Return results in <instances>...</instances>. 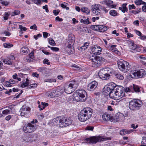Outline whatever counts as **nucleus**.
<instances>
[{"mask_svg": "<svg viewBox=\"0 0 146 146\" xmlns=\"http://www.w3.org/2000/svg\"><path fill=\"white\" fill-rule=\"evenodd\" d=\"M92 113V110L90 108H85L79 113L78 115V119L81 122L85 121L91 117Z\"/></svg>", "mask_w": 146, "mask_h": 146, "instance_id": "1", "label": "nucleus"}, {"mask_svg": "<svg viewBox=\"0 0 146 146\" xmlns=\"http://www.w3.org/2000/svg\"><path fill=\"white\" fill-rule=\"evenodd\" d=\"M113 92L111 94L112 98L118 100L125 96V92L124 88L121 86H116L115 85Z\"/></svg>", "mask_w": 146, "mask_h": 146, "instance_id": "2", "label": "nucleus"}, {"mask_svg": "<svg viewBox=\"0 0 146 146\" xmlns=\"http://www.w3.org/2000/svg\"><path fill=\"white\" fill-rule=\"evenodd\" d=\"M86 92L83 90H79L74 92L73 99L77 102H82L85 101Z\"/></svg>", "mask_w": 146, "mask_h": 146, "instance_id": "3", "label": "nucleus"}, {"mask_svg": "<svg viewBox=\"0 0 146 146\" xmlns=\"http://www.w3.org/2000/svg\"><path fill=\"white\" fill-rule=\"evenodd\" d=\"M87 141L89 143L96 144L97 142L106 141L107 140H111L110 137H106L105 136H93L86 139Z\"/></svg>", "mask_w": 146, "mask_h": 146, "instance_id": "4", "label": "nucleus"}, {"mask_svg": "<svg viewBox=\"0 0 146 146\" xmlns=\"http://www.w3.org/2000/svg\"><path fill=\"white\" fill-rule=\"evenodd\" d=\"M78 86L77 82L73 81L68 84H66L64 87V91L67 94H70L73 92Z\"/></svg>", "mask_w": 146, "mask_h": 146, "instance_id": "5", "label": "nucleus"}, {"mask_svg": "<svg viewBox=\"0 0 146 146\" xmlns=\"http://www.w3.org/2000/svg\"><path fill=\"white\" fill-rule=\"evenodd\" d=\"M142 104V102L140 100L134 99L129 102V107L131 110L135 111L139 110Z\"/></svg>", "mask_w": 146, "mask_h": 146, "instance_id": "6", "label": "nucleus"}, {"mask_svg": "<svg viewBox=\"0 0 146 146\" xmlns=\"http://www.w3.org/2000/svg\"><path fill=\"white\" fill-rule=\"evenodd\" d=\"M118 68L121 71L124 72H126L130 69V66L128 62L121 60L117 62Z\"/></svg>", "mask_w": 146, "mask_h": 146, "instance_id": "7", "label": "nucleus"}, {"mask_svg": "<svg viewBox=\"0 0 146 146\" xmlns=\"http://www.w3.org/2000/svg\"><path fill=\"white\" fill-rule=\"evenodd\" d=\"M115 86V84L113 82H111L107 86H105L103 88V93L106 96L109 95L110 97L112 98L111 94H112L114 87Z\"/></svg>", "mask_w": 146, "mask_h": 146, "instance_id": "8", "label": "nucleus"}, {"mask_svg": "<svg viewBox=\"0 0 146 146\" xmlns=\"http://www.w3.org/2000/svg\"><path fill=\"white\" fill-rule=\"evenodd\" d=\"M145 74V71L143 69L138 70H133L130 73V75L132 78H141Z\"/></svg>", "mask_w": 146, "mask_h": 146, "instance_id": "9", "label": "nucleus"}, {"mask_svg": "<svg viewBox=\"0 0 146 146\" xmlns=\"http://www.w3.org/2000/svg\"><path fill=\"white\" fill-rule=\"evenodd\" d=\"M72 122V120L70 118H68L64 116L61 117L58 125L62 127H65L70 125Z\"/></svg>", "mask_w": 146, "mask_h": 146, "instance_id": "10", "label": "nucleus"}, {"mask_svg": "<svg viewBox=\"0 0 146 146\" xmlns=\"http://www.w3.org/2000/svg\"><path fill=\"white\" fill-rule=\"evenodd\" d=\"M127 42L129 49L131 50V52L135 53L141 52V48L135 44L133 41L128 40Z\"/></svg>", "mask_w": 146, "mask_h": 146, "instance_id": "11", "label": "nucleus"}, {"mask_svg": "<svg viewBox=\"0 0 146 146\" xmlns=\"http://www.w3.org/2000/svg\"><path fill=\"white\" fill-rule=\"evenodd\" d=\"M36 127L35 124H33L31 123L25 124L23 127L24 131L27 133H30L35 131Z\"/></svg>", "mask_w": 146, "mask_h": 146, "instance_id": "12", "label": "nucleus"}, {"mask_svg": "<svg viewBox=\"0 0 146 146\" xmlns=\"http://www.w3.org/2000/svg\"><path fill=\"white\" fill-rule=\"evenodd\" d=\"M90 59L91 60L92 64V67L96 68L100 64L101 58L99 56H93L90 57Z\"/></svg>", "mask_w": 146, "mask_h": 146, "instance_id": "13", "label": "nucleus"}, {"mask_svg": "<svg viewBox=\"0 0 146 146\" xmlns=\"http://www.w3.org/2000/svg\"><path fill=\"white\" fill-rule=\"evenodd\" d=\"M31 111L30 108L25 105L23 106L21 109L20 111L21 112L20 115L21 116H24L25 117H27Z\"/></svg>", "mask_w": 146, "mask_h": 146, "instance_id": "14", "label": "nucleus"}, {"mask_svg": "<svg viewBox=\"0 0 146 146\" xmlns=\"http://www.w3.org/2000/svg\"><path fill=\"white\" fill-rule=\"evenodd\" d=\"M114 70L110 68H108L107 72L104 74L102 80H104L109 79L110 76H111L114 73Z\"/></svg>", "mask_w": 146, "mask_h": 146, "instance_id": "15", "label": "nucleus"}, {"mask_svg": "<svg viewBox=\"0 0 146 146\" xmlns=\"http://www.w3.org/2000/svg\"><path fill=\"white\" fill-rule=\"evenodd\" d=\"M101 7V5L99 4L92 5V13L95 15H100V9Z\"/></svg>", "mask_w": 146, "mask_h": 146, "instance_id": "16", "label": "nucleus"}, {"mask_svg": "<svg viewBox=\"0 0 146 146\" xmlns=\"http://www.w3.org/2000/svg\"><path fill=\"white\" fill-rule=\"evenodd\" d=\"M92 28L93 30L102 32H104L107 30L106 26L102 25H94L92 26Z\"/></svg>", "mask_w": 146, "mask_h": 146, "instance_id": "17", "label": "nucleus"}, {"mask_svg": "<svg viewBox=\"0 0 146 146\" xmlns=\"http://www.w3.org/2000/svg\"><path fill=\"white\" fill-rule=\"evenodd\" d=\"M102 50L101 48L99 46L95 45L92 47V51L94 54L100 55L101 54Z\"/></svg>", "mask_w": 146, "mask_h": 146, "instance_id": "18", "label": "nucleus"}, {"mask_svg": "<svg viewBox=\"0 0 146 146\" xmlns=\"http://www.w3.org/2000/svg\"><path fill=\"white\" fill-rule=\"evenodd\" d=\"M97 82L96 81H93L88 85V90L90 91H93L97 87Z\"/></svg>", "mask_w": 146, "mask_h": 146, "instance_id": "19", "label": "nucleus"}, {"mask_svg": "<svg viewBox=\"0 0 146 146\" xmlns=\"http://www.w3.org/2000/svg\"><path fill=\"white\" fill-rule=\"evenodd\" d=\"M69 39L70 40V41L68 42L69 44L66 46V50L68 53H71L72 50H71L72 45V44H73L74 42V38L72 39V38L69 37Z\"/></svg>", "mask_w": 146, "mask_h": 146, "instance_id": "20", "label": "nucleus"}, {"mask_svg": "<svg viewBox=\"0 0 146 146\" xmlns=\"http://www.w3.org/2000/svg\"><path fill=\"white\" fill-rule=\"evenodd\" d=\"M107 68H106L101 69L99 72L98 73V76L101 79H102V78H103L104 75L105 73L106 72H107Z\"/></svg>", "mask_w": 146, "mask_h": 146, "instance_id": "21", "label": "nucleus"}, {"mask_svg": "<svg viewBox=\"0 0 146 146\" xmlns=\"http://www.w3.org/2000/svg\"><path fill=\"white\" fill-rule=\"evenodd\" d=\"M131 86L132 88V92H135L138 93L140 92L141 88L139 87L138 86L133 84Z\"/></svg>", "mask_w": 146, "mask_h": 146, "instance_id": "22", "label": "nucleus"}, {"mask_svg": "<svg viewBox=\"0 0 146 146\" xmlns=\"http://www.w3.org/2000/svg\"><path fill=\"white\" fill-rule=\"evenodd\" d=\"M127 4L126 3H123L122 5V7H120L119 8V10H121V11L123 13L125 12H127L128 11V9L126 7Z\"/></svg>", "mask_w": 146, "mask_h": 146, "instance_id": "23", "label": "nucleus"}, {"mask_svg": "<svg viewBox=\"0 0 146 146\" xmlns=\"http://www.w3.org/2000/svg\"><path fill=\"white\" fill-rule=\"evenodd\" d=\"M29 49L26 47L23 46L22 47L21 50V52L22 54H27L28 53Z\"/></svg>", "mask_w": 146, "mask_h": 146, "instance_id": "24", "label": "nucleus"}, {"mask_svg": "<svg viewBox=\"0 0 146 146\" xmlns=\"http://www.w3.org/2000/svg\"><path fill=\"white\" fill-rule=\"evenodd\" d=\"M29 80L27 78L26 79V82H20L21 86L22 88H24L27 86L29 84Z\"/></svg>", "mask_w": 146, "mask_h": 146, "instance_id": "25", "label": "nucleus"}, {"mask_svg": "<svg viewBox=\"0 0 146 146\" xmlns=\"http://www.w3.org/2000/svg\"><path fill=\"white\" fill-rule=\"evenodd\" d=\"M102 118L105 121H107L110 120L109 115L106 113H105L103 114Z\"/></svg>", "mask_w": 146, "mask_h": 146, "instance_id": "26", "label": "nucleus"}, {"mask_svg": "<svg viewBox=\"0 0 146 146\" xmlns=\"http://www.w3.org/2000/svg\"><path fill=\"white\" fill-rule=\"evenodd\" d=\"M60 117L61 116L57 117L53 119L52 120V123L54 125H57L58 124H59V122H60Z\"/></svg>", "mask_w": 146, "mask_h": 146, "instance_id": "27", "label": "nucleus"}, {"mask_svg": "<svg viewBox=\"0 0 146 146\" xmlns=\"http://www.w3.org/2000/svg\"><path fill=\"white\" fill-rule=\"evenodd\" d=\"M81 11L87 15L89 14L90 12V10L88 8L85 7L82 8L81 9Z\"/></svg>", "mask_w": 146, "mask_h": 146, "instance_id": "28", "label": "nucleus"}, {"mask_svg": "<svg viewBox=\"0 0 146 146\" xmlns=\"http://www.w3.org/2000/svg\"><path fill=\"white\" fill-rule=\"evenodd\" d=\"M52 91V93L53 94L55 95V97L60 95L61 94V92L58 89H53Z\"/></svg>", "mask_w": 146, "mask_h": 146, "instance_id": "29", "label": "nucleus"}, {"mask_svg": "<svg viewBox=\"0 0 146 146\" xmlns=\"http://www.w3.org/2000/svg\"><path fill=\"white\" fill-rule=\"evenodd\" d=\"M81 23L85 24H88L90 23L89 19L88 18H87L86 19H81L80 20Z\"/></svg>", "mask_w": 146, "mask_h": 146, "instance_id": "30", "label": "nucleus"}, {"mask_svg": "<svg viewBox=\"0 0 146 146\" xmlns=\"http://www.w3.org/2000/svg\"><path fill=\"white\" fill-rule=\"evenodd\" d=\"M109 14L111 16L113 17L116 16L118 15L117 12L114 10H110V11Z\"/></svg>", "mask_w": 146, "mask_h": 146, "instance_id": "31", "label": "nucleus"}, {"mask_svg": "<svg viewBox=\"0 0 146 146\" xmlns=\"http://www.w3.org/2000/svg\"><path fill=\"white\" fill-rule=\"evenodd\" d=\"M115 78L120 80H122L124 78L123 76L120 73L115 74Z\"/></svg>", "mask_w": 146, "mask_h": 146, "instance_id": "32", "label": "nucleus"}, {"mask_svg": "<svg viewBox=\"0 0 146 146\" xmlns=\"http://www.w3.org/2000/svg\"><path fill=\"white\" fill-rule=\"evenodd\" d=\"M137 5H139L142 4H146V3L141 0H136L134 2Z\"/></svg>", "mask_w": 146, "mask_h": 146, "instance_id": "33", "label": "nucleus"}, {"mask_svg": "<svg viewBox=\"0 0 146 146\" xmlns=\"http://www.w3.org/2000/svg\"><path fill=\"white\" fill-rule=\"evenodd\" d=\"M139 58L140 59V60L142 64L145 65V63H146V58L143 56H140Z\"/></svg>", "mask_w": 146, "mask_h": 146, "instance_id": "34", "label": "nucleus"}, {"mask_svg": "<svg viewBox=\"0 0 146 146\" xmlns=\"http://www.w3.org/2000/svg\"><path fill=\"white\" fill-rule=\"evenodd\" d=\"M117 117H118L117 118V121L122 120L124 118V115L122 113H120L119 115H117Z\"/></svg>", "mask_w": 146, "mask_h": 146, "instance_id": "35", "label": "nucleus"}, {"mask_svg": "<svg viewBox=\"0 0 146 146\" xmlns=\"http://www.w3.org/2000/svg\"><path fill=\"white\" fill-rule=\"evenodd\" d=\"M107 47L110 50L113 52L117 48H116V45H112L111 46H107Z\"/></svg>", "mask_w": 146, "mask_h": 146, "instance_id": "36", "label": "nucleus"}, {"mask_svg": "<svg viewBox=\"0 0 146 146\" xmlns=\"http://www.w3.org/2000/svg\"><path fill=\"white\" fill-rule=\"evenodd\" d=\"M10 14V12H6L4 13V15L3 17L4 20H7L8 19Z\"/></svg>", "mask_w": 146, "mask_h": 146, "instance_id": "37", "label": "nucleus"}, {"mask_svg": "<svg viewBox=\"0 0 146 146\" xmlns=\"http://www.w3.org/2000/svg\"><path fill=\"white\" fill-rule=\"evenodd\" d=\"M53 91H48L46 93V95L51 98H53L55 97V95L53 94Z\"/></svg>", "mask_w": 146, "mask_h": 146, "instance_id": "38", "label": "nucleus"}, {"mask_svg": "<svg viewBox=\"0 0 146 146\" xmlns=\"http://www.w3.org/2000/svg\"><path fill=\"white\" fill-rule=\"evenodd\" d=\"M68 5V4L66 3L60 4L61 7L63 8L66 9V10H68L69 9V8L67 7Z\"/></svg>", "mask_w": 146, "mask_h": 146, "instance_id": "39", "label": "nucleus"}, {"mask_svg": "<svg viewBox=\"0 0 146 146\" xmlns=\"http://www.w3.org/2000/svg\"><path fill=\"white\" fill-rule=\"evenodd\" d=\"M104 54L106 56L110 58H112L113 56L112 55L110 52L108 51H105Z\"/></svg>", "mask_w": 146, "mask_h": 146, "instance_id": "40", "label": "nucleus"}, {"mask_svg": "<svg viewBox=\"0 0 146 146\" xmlns=\"http://www.w3.org/2000/svg\"><path fill=\"white\" fill-rule=\"evenodd\" d=\"M3 62L4 63L6 64L9 65H11L12 64V62L9 60L8 59H4L3 60Z\"/></svg>", "mask_w": 146, "mask_h": 146, "instance_id": "41", "label": "nucleus"}, {"mask_svg": "<svg viewBox=\"0 0 146 146\" xmlns=\"http://www.w3.org/2000/svg\"><path fill=\"white\" fill-rule=\"evenodd\" d=\"M3 46L5 48H10L13 47V45L12 44H11L9 43H5L3 44Z\"/></svg>", "mask_w": 146, "mask_h": 146, "instance_id": "42", "label": "nucleus"}, {"mask_svg": "<svg viewBox=\"0 0 146 146\" xmlns=\"http://www.w3.org/2000/svg\"><path fill=\"white\" fill-rule=\"evenodd\" d=\"M48 42L51 45L55 46L56 45L55 42L52 38H48Z\"/></svg>", "mask_w": 146, "mask_h": 146, "instance_id": "43", "label": "nucleus"}, {"mask_svg": "<svg viewBox=\"0 0 146 146\" xmlns=\"http://www.w3.org/2000/svg\"><path fill=\"white\" fill-rule=\"evenodd\" d=\"M11 111V110L9 109H6L2 111V113L3 115H6L10 114Z\"/></svg>", "mask_w": 146, "mask_h": 146, "instance_id": "44", "label": "nucleus"}, {"mask_svg": "<svg viewBox=\"0 0 146 146\" xmlns=\"http://www.w3.org/2000/svg\"><path fill=\"white\" fill-rule=\"evenodd\" d=\"M41 105L42 106V107L41 109H40V110H42L43 109H44L46 107H47L48 105V104L47 103L42 102H41Z\"/></svg>", "mask_w": 146, "mask_h": 146, "instance_id": "45", "label": "nucleus"}, {"mask_svg": "<svg viewBox=\"0 0 146 146\" xmlns=\"http://www.w3.org/2000/svg\"><path fill=\"white\" fill-rule=\"evenodd\" d=\"M18 76L17 74L15 73L14 75L13 76V78L15 79H17L18 81H20L21 80V79L19 77H18Z\"/></svg>", "mask_w": 146, "mask_h": 146, "instance_id": "46", "label": "nucleus"}, {"mask_svg": "<svg viewBox=\"0 0 146 146\" xmlns=\"http://www.w3.org/2000/svg\"><path fill=\"white\" fill-rule=\"evenodd\" d=\"M89 44L88 42L85 43L81 48L84 50L86 49L87 47L89 46Z\"/></svg>", "mask_w": 146, "mask_h": 146, "instance_id": "47", "label": "nucleus"}, {"mask_svg": "<svg viewBox=\"0 0 146 146\" xmlns=\"http://www.w3.org/2000/svg\"><path fill=\"white\" fill-rule=\"evenodd\" d=\"M37 86V84H31L28 86L27 88L28 89H31L36 87Z\"/></svg>", "mask_w": 146, "mask_h": 146, "instance_id": "48", "label": "nucleus"}, {"mask_svg": "<svg viewBox=\"0 0 146 146\" xmlns=\"http://www.w3.org/2000/svg\"><path fill=\"white\" fill-rule=\"evenodd\" d=\"M24 60L26 62H29L32 61V59L29 57H26L24 58Z\"/></svg>", "mask_w": 146, "mask_h": 146, "instance_id": "49", "label": "nucleus"}, {"mask_svg": "<svg viewBox=\"0 0 146 146\" xmlns=\"http://www.w3.org/2000/svg\"><path fill=\"white\" fill-rule=\"evenodd\" d=\"M4 84L5 86L7 87H9L12 86V85L11 84H10V83L9 81H5L4 82Z\"/></svg>", "mask_w": 146, "mask_h": 146, "instance_id": "50", "label": "nucleus"}, {"mask_svg": "<svg viewBox=\"0 0 146 146\" xmlns=\"http://www.w3.org/2000/svg\"><path fill=\"white\" fill-rule=\"evenodd\" d=\"M56 80L55 79H46L44 80V81L45 82H55Z\"/></svg>", "mask_w": 146, "mask_h": 146, "instance_id": "51", "label": "nucleus"}, {"mask_svg": "<svg viewBox=\"0 0 146 146\" xmlns=\"http://www.w3.org/2000/svg\"><path fill=\"white\" fill-rule=\"evenodd\" d=\"M60 11L59 9H57V10H54L53 11V13L54 15L56 16L59 14Z\"/></svg>", "mask_w": 146, "mask_h": 146, "instance_id": "52", "label": "nucleus"}, {"mask_svg": "<svg viewBox=\"0 0 146 146\" xmlns=\"http://www.w3.org/2000/svg\"><path fill=\"white\" fill-rule=\"evenodd\" d=\"M34 3L38 5H40L41 4L42 0H35Z\"/></svg>", "mask_w": 146, "mask_h": 146, "instance_id": "53", "label": "nucleus"}, {"mask_svg": "<svg viewBox=\"0 0 146 146\" xmlns=\"http://www.w3.org/2000/svg\"><path fill=\"white\" fill-rule=\"evenodd\" d=\"M72 67L74 70H78L80 68V67L79 66L75 64H73Z\"/></svg>", "mask_w": 146, "mask_h": 146, "instance_id": "54", "label": "nucleus"}, {"mask_svg": "<svg viewBox=\"0 0 146 146\" xmlns=\"http://www.w3.org/2000/svg\"><path fill=\"white\" fill-rule=\"evenodd\" d=\"M113 3V1H112L108 0L106 1V4L108 6H111Z\"/></svg>", "mask_w": 146, "mask_h": 146, "instance_id": "55", "label": "nucleus"}, {"mask_svg": "<svg viewBox=\"0 0 146 146\" xmlns=\"http://www.w3.org/2000/svg\"><path fill=\"white\" fill-rule=\"evenodd\" d=\"M126 129H124L121 130L120 132V134L122 135H125L126 134Z\"/></svg>", "mask_w": 146, "mask_h": 146, "instance_id": "56", "label": "nucleus"}, {"mask_svg": "<svg viewBox=\"0 0 146 146\" xmlns=\"http://www.w3.org/2000/svg\"><path fill=\"white\" fill-rule=\"evenodd\" d=\"M19 28L21 30V31H24L27 30V28L25 27H23L22 25H19Z\"/></svg>", "mask_w": 146, "mask_h": 146, "instance_id": "57", "label": "nucleus"}, {"mask_svg": "<svg viewBox=\"0 0 146 146\" xmlns=\"http://www.w3.org/2000/svg\"><path fill=\"white\" fill-rule=\"evenodd\" d=\"M43 62L44 64H46L48 65H49L50 64V62H49V60L46 58L44 59L43 61Z\"/></svg>", "mask_w": 146, "mask_h": 146, "instance_id": "58", "label": "nucleus"}, {"mask_svg": "<svg viewBox=\"0 0 146 146\" xmlns=\"http://www.w3.org/2000/svg\"><path fill=\"white\" fill-rule=\"evenodd\" d=\"M132 86H131L125 89V92H132Z\"/></svg>", "mask_w": 146, "mask_h": 146, "instance_id": "59", "label": "nucleus"}, {"mask_svg": "<svg viewBox=\"0 0 146 146\" xmlns=\"http://www.w3.org/2000/svg\"><path fill=\"white\" fill-rule=\"evenodd\" d=\"M34 51H32L29 54V57L31 58V59H33V58H34Z\"/></svg>", "mask_w": 146, "mask_h": 146, "instance_id": "60", "label": "nucleus"}, {"mask_svg": "<svg viewBox=\"0 0 146 146\" xmlns=\"http://www.w3.org/2000/svg\"><path fill=\"white\" fill-rule=\"evenodd\" d=\"M50 49L53 51L55 52L58 51L59 50L58 48L53 47H50Z\"/></svg>", "mask_w": 146, "mask_h": 146, "instance_id": "61", "label": "nucleus"}, {"mask_svg": "<svg viewBox=\"0 0 146 146\" xmlns=\"http://www.w3.org/2000/svg\"><path fill=\"white\" fill-rule=\"evenodd\" d=\"M128 7L129 10L135 9L136 8L134 5L133 4L131 5H129Z\"/></svg>", "mask_w": 146, "mask_h": 146, "instance_id": "62", "label": "nucleus"}, {"mask_svg": "<svg viewBox=\"0 0 146 146\" xmlns=\"http://www.w3.org/2000/svg\"><path fill=\"white\" fill-rule=\"evenodd\" d=\"M1 2V4L4 5H5L6 6L8 5V2L6 1H2V0H0Z\"/></svg>", "mask_w": 146, "mask_h": 146, "instance_id": "63", "label": "nucleus"}, {"mask_svg": "<svg viewBox=\"0 0 146 146\" xmlns=\"http://www.w3.org/2000/svg\"><path fill=\"white\" fill-rule=\"evenodd\" d=\"M30 29H34L36 30H37V28L36 26V25L34 24L33 26H31L30 27Z\"/></svg>", "mask_w": 146, "mask_h": 146, "instance_id": "64", "label": "nucleus"}]
</instances>
